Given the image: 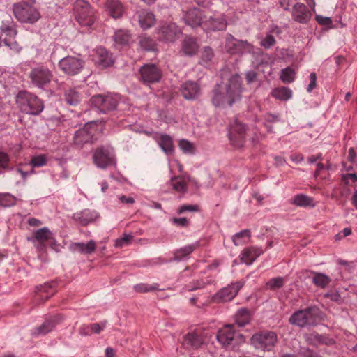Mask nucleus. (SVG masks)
Listing matches in <instances>:
<instances>
[{
  "mask_svg": "<svg viewBox=\"0 0 357 357\" xmlns=\"http://www.w3.org/2000/svg\"><path fill=\"white\" fill-rule=\"evenodd\" d=\"M241 78L236 74L231 77L228 84L225 88L217 84L213 91L211 102L215 107H224L228 105L229 107L241 98Z\"/></svg>",
  "mask_w": 357,
  "mask_h": 357,
  "instance_id": "obj_1",
  "label": "nucleus"
},
{
  "mask_svg": "<svg viewBox=\"0 0 357 357\" xmlns=\"http://www.w3.org/2000/svg\"><path fill=\"white\" fill-rule=\"evenodd\" d=\"M16 103L24 114L38 116L44 109V102L37 96L26 91H20L16 96Z\"/></svg>",
  "mask_w": 357,
  "mask_h": 357,
  "instance_id": "obj_2",
  "label": "nucleus"
},
{
  "mask_svg": "<svg viewBox=\"0 0 357 357\" xmlns=\"http://www.w3.org/2000/svg\"><path fill=\"white\" fill-rule=\"evenodd\" d=\"M320 310L316 306H310L303 310L296 311L289 319L291 324L300 328L314 326L320 318Z\"/></svg>",
  "mask_w": 357,
  "mask_h": 357,
  "instance_id": "obj_3",
  "label": "nucleus"
},
{
  "mask_svg": "<svg viewBox=\"0 0 357 357\" xmlns=\"http://www.w3.org/2000/svg\"><path fill=\"white\" fill-rule=\"evenodd\" d=\"M53 78V72L43 63L31 68L29 73L30 84L33 87L41 90H45L50 86Z\"/></svg>",
  "mask_w": 357,
  "mask_h": 357,
  "instance_id": "obj_4",
  "label": "nucleus"
},
{
  "mask_svg": "<svg viewBox=\"0 0 357 357\" xmlns=\"http://www.w3.org/2000/svg\"><path fill=\"white\" fill-rule=\"evenodd\" d=\"M76 21L83 27H91L96 20L95 10L84 0H77L73 4Z\"/></svg>",
  "mask_w": 357,
  "mask_h": 357,
  "instance_id": "obj_5",
  "label": "nucleus"
},
{
  "mask_svg": "<svg viewBox=\"0 0 357 357\" xmlns=\"http://www.w3.org/2000/svg\"><path fill=\"white\" fill-rule=\"evenodd\" d=\"M13 13L15 17L21 23L33 24L41 17L38 9L26 2L15 3L13 6Z\"/></svg>",
  "mask_w": 357,
  "mask_h": 357,
  "instance_id": "obj_6",
  "label": "nucleus"
},
{
  "mask_svg": "<svg viewBox=\"0 0 357 357\" xmlns=\"http://www.w3.org/2000/svg\"><path fill=\"white\" fill-rule=\"evenodd\" d=\"M224 49L229 54L242 56L252 52L254 46L246 40H239L232 34L227 33L225 37Z\"/></svg>",
  "mask_w": 357,
  "mask_h": 357,
  "instance_id": "obj_7",
  "label": "nucleus"
},
{
  "mask_svg": "<svg viewBox=\"0 0 357 357\" xmlns=\"http://www.w3.org/2000/svg\"><path fill=\"white\" fill-rule=\"evenodd\" d=\"M121 100L117 93H108L98 94L91 97L90 101L92 105L98 109L100 112L106 113L115 110Z\"/></svg>",
  "mask_w": 357,
  "mask_h": 357,
  "instance_id": "obj_8",
  "label": "nucleus"
},
{
  "mask_svg": "<svg viewBox=\"0 0 357 357\" xmlns=\"http://www.w3.org/2000/svg\"><path fill=\"white\" fill-rule=\"evenodd\" d=\"M96 132L95 125L89 122L85 123L82 128L74 133L73 145L76 149H82L86 144H93L96 141Z\"/></svg>",
  "mask_w": 357,
  "mask_h": 357,
  "instance_id": "obj_9",
  "label": "nucleus"
},
{
  "mask_svg": "<svg viewBox=\"0 0 357 357\" xmlns=\"http://www.w3.org/2000/svg\"><path fill=\"white\" fill-rule=\"evenodd\" d=\"M218 341L223 346L233 347L244 342V336L236 331L234 326L231 324L226 325L220 328L216 335Z\"/></svg>",
  "mask_w": 357,
  "mask_h": 357,
  "instance_id": "obj_10",
  "label": "nucleus"
},
{
  "mask_svg": "<svg viewBox=\"0 0 357 357\" xmlns=\"http://www.w3.org/2000/svg\"><path fill=\"white\" fill-rule=\"evenodd\" d=\"M250 341L255 348L270 351L277 343L278 336L273 331H263L254 334L252 336Z\"/></svg>",
  "mask_w": 357,
  "mask_h": 357,
  "instance_id": "obj_11",
  "label": "nucleus"
},
{
  "mask_svg": "<svg viewBox=\"0 0 357 357\" xmlns=\"http://www.w3.org/2000/svg\"><path fill=\"white\" fill-rule=\"evenodd\" d=\"M59 69L68 76H75L84 68V61L77 56H67L58 63Z\"/></svg>",
  "mask_w": 357,
  "mask_h": 357,
  "instance_id": "obj_12",
  "label": "nucleus"
},
{
  "mask_svg": "<svg viewBox=\"0 0 357 357\" xmlns=\"http://www.w3.org/2000/svg\"><path fill=\"white\" fill-rule=\"evenodd\" d=\"M93 163L99 168L105 169L115 163L114 158L109 149L101 146L94 149Z\"/></svg>",
  "mask_w": 357,
  "mask_h": 357,
  "instance_id": "obj_13",
  "label": "nucleus"
},
{
  "mask_svg": "<svg viewBox=\"0 0 357 357\" xmlns=\"http://www.w3.org/2000/svg\"><path fill=\"white\" fill-rule=\"evenodd\" d=\"M158 39L167 43H174L181 34L178 26L174 23H165L157 31Z\"/></svg>",
  "mask_w": 357,
  "mask_h": 357,
  "instance_id": "obj_14",
  "label": "nucleus"
},
{
  "mask_svg": "<svg viewBox=\"0 0 357 357\" xmlns=\"http://www.w3.org/2000/svg\"><path fill=\"white\" fill-rule=\"evenodd\" d=\"M141 79L144 84L158 82L162 78V70L155 64H144L139 69Z\"/></svg>",
  "mask_w": 357,
  "mask_h": 357,
  "instance_id": "obj_15",
  "label": "nucleus"
},
{
  "mask_svg": "<svg viewBox=\"0 0 357 357\" xmlns=\"http://www.w3.org/2000/svg\"><path fill=\"white\" fill-rule=\"evenodd\" d=\"M92 56L95 64L102 68L110 67L114 63L113 54L102 47H97Z\"/></svg>",
  "mask_w": 357,
  "mask_h": 357,
  "instance_id": "obj_16",
  "label": "nucleus"
},
{
  "mask_svg": "<svg viewBox=\"0 0 357 357\" xmlns=\"http://www.w3.org/2000/svg\"><path fill=\"white\" fill-rule=\"evenodd\" d=\"M64 317L61 314L52 316L47 319L32 332L33 336L45 335L52 331L56 326L63 321Z\"/></svg>",
  "mask_w": 357,
  "mask_h": 357,
  "instance_id": "obj_17",
  "label": "nucleus"
},
{
  "mask_svg": "<svg viewBox=\"0 0 357 357\" xmlns=\"http://www.w3.org/2000/svg\"><path fill=\"white\" fill-rule=\"evenodd\" d=\"M203 24V29L206 31H219L226 29L227 19L223 15L206 16Z\"/></svg>",
  "mask_w": 357,
  "mask_h": 357,
  "instance_id": "obj_18",
  "label": "nucleus"
},
{
  "mask_svg": "<svg viewBox=\"0 0 357 357\" xmlns=\"http://www.w3.org/2000/svg\"><path fill=\"white\" fill-rule=\"evenodd\" d=\"M241 287L242 284L240 282L229 285L217 292L213 296V300L218 303L230 301L236 296Z\"/></svg>",
  "mask_w": 357,
  "mask_h": 357,
  "instance_id": "obj_19",
  "label": "nucleus"
},
{
  "mask_svg": "<svg viewBox=\"0 0 357 357\" xmlns=\"http://www.w3.org/2000/svg\"><path fill=\"white\" fill-rule=\"evenodd\" d=\"M229 138L234 146L242 147L245 139V126L240 122H236L229 134Z\"/></svg>",
  "mask_w": 357,
  "mask_h": 357,
  "instance_id": "obj_20",
  "label": "nucleus"
},
{
  "mask_svg": "<svg viewBox=\"0 0 357 357\" xmlns=\"http://www.w3.org/2000/svg\"><path fill=\"white\" fill-rule=\"evenodd\" d=\"M205 17L206 15L202 10L194 8L185 13L183 20L186 24L192 28L201 26L203 29L202 22H204Z\"/></svg>",
  "mask_w": 357,
  "mask_h": 357,
  "instance_id": "obj_21",
  "label": "nucleus"
},
{
  "mask_svg": "<svg viewBox=\"0 0 357 357\" xmlns=\"http://www.w3.org/2000/svg\"><path fill=\"white\" fill-rule=\"evenodd\" d=\"M292 19L301 24H306L311 19L312 14L308 8L303 3H296L292 7Z\"/></svg>",
  "mask_w": 357,
  "mask_h": 357,
  "instance_id": "obj_22",
  "label": "nucleus"
},
{
  "mask_svg": "<svg viewBox=\"0 0 357 357\" xmlns=\"http://www.w3.org/2000/svg\"><path fill=\"white\" fill-rule=\"evenodd\" d=\"M33 238L35 241L38 242L36 246L39 251L45 250L44 245L45 242L49 241H52L54 239V234L47 227H43L36 231L33 234Z\"/></svg>",
  "mask_w": 357,
  "mask_h": 357,
  "instance_id": "obj_23",
  "label": "nucleus"
},
{
  "mask_svg": "<svg viewBox=\"0 0 357 357\" xmlns=\"http://www.w3.org/2000/svg\"><path fill=\"white\" fill-rule=\"evenodd\" d=\"M199 47L195 38L186 36L181 43V53L184 56L191 57L197 54Z\"/></svg>",
  "mask_w": 357,
  "mask_h": 357,
  "instance_id": "obj_24",
  "label": "nucleus"
},
{
  "mask_svg": "<svg viewBox=\"0 0 357 357\" xmlns=\"http://www.w3.org/2000/svg\"><path fill=\"white\" fill-rule=\"evenodd\" d=\"M263 252L264 250L259 247L252 246L245 248L241 253V261L246 265H251Z\"/></svg>",
  "mask_w": 357,
  "mask_h": 357,
  "instance_id": "obj_25",
  "label": "nucleus"
},
{
  "mask_svg": "<svg viewBox=\"0 0 357 357\" xmlns=\"http://www.w3.org/2000/svg\"><path fill=\"white\" fill-rule=\"evenodd\" d=\"M105 8L107 13L114 19L121 17L125 12L123 4L118 0L107 1Z\"/></svg>",
  "mask_w": 357,
  "mask_h": 357,
  "instance_id": "obj_26",
  "label": "nucleus"
},
{
  "mask_svg": "<svg viewBox=\"0 0 357 357\" xmlns=\"http://www.w3.org/2000/svg\"><path fill=\"white\" fill-rule=\"evenodd\" d=\"M305 340L310 344L316 347L320 344L333 345L335 344L333 339L325 335H320L315 331L307 334Z\"/></svg>",
  "mask_w": 357,
  "mask_h": 357,
  "instance_id": "obj_27",
  "label": "nucleus"
},
{
  "mask_svg": "<svg viewBox=\"0 0 357 357\" xmlns=\"http://www.w3.org/2000/svg\"><path fill=\"white\" fill-rule=\"evenodd\" d=\"M199 86L197 83L192 81H188L182 84L181 88V94L186 100H195L199 93Z\"/></svg>",
  "mask_w": 357,
  "mask_h": 357,
  "instance_id": "obj_28",
  "label": "nucleus"
},
{
  "mask_svg": "<svg viewBox=\"0 0 357 357\" xmlns=\"http://www.w3.org/2000/svg\"><path fill=\"white\" fill-rule=\"evenodd\" d=\"M185 179L188 181H192V178L188 175H182L179 176H174L171 178L173 189L177 192L185 194L188 191V186Z\"/></svg>",
  "mask_w": 357,
  "mask_h": 357,
  "instance_id": "obj_29",
  "label": "nucleus"
},
{
  "mask_svg": "<svg viewBox=\"0 0 357 357\" xmlns=\"http://www.w3.org/2000/svg\"><path fill=\"white\" fill-rule=\"evenodd\" d=\"M138 21L143 29H147L155 24V17L152 12L142 10L138 13Z\"/></svg>",
  "mask_w": 357,
  "mask_h": 357,
  "instance_id": "obj_30",
  "label": "nucleus"
},
{
  "mask_svg": "<svg viewBox=\"0 0 357 357\" xmlns=\"http://www.w3.org/2000/svg\"><path fill=\"white\" fill-rule=\"evenodd\" d=\"M70 248L73 252H78L81 254L89 255L93 253L96 248V243L93 240H90L87 243H73Z\"/></svg>",
  "mask_w": 357,
  "mask_h": 357,
  "instance_id": "obj_31",
  "label": "nucleus"
},
{
  "mask_svg": "<svg viewBox=\"0 0 357 357\" xmlns=\"http://www.w3.org/2000/svg\"><path fill=\"white\" fill-rule=\"evenodd\" d=\"M289 203L298 207H314L315 206L314 199L304 194H298L295 195Z\"/></svg>",
  "mask_w": 357,
  "mask_h": 357,
  "instance_id": "obj_32",
  "label": "nucleus"
},
{
  "mask_svg": "<svg viewBox=\"0 0 357 357\" xmlns=\"http://www.w3.org/2000/svg\"><path fill=\"white\" fill-rule=\"evenodd\" d=\"M36 289L38 298L42 300L43 302L49 299L55 293V289L51 283H45L36 287Z\"/></svg>",
  "mask_w": 357,
  "mask_h": 357,
  "instance_id": "obj_33",
  "label": "nucleus"
},
{
  "mask_svg": "<svg viewBox=\"0 0 357 357\" xmlns=\"http://www.w3.org/2000/svg\"><path fill=\"white\" fill-rule=\"evenodd\" d=\"M160 147L167 155H172L174 151V146L172 137L167 134H161L158 141Z\"/></svg>",
  "mask_w": 357,
  "mask_h": 357,
  "instance_id": "obj_34",
  "label": "nucleus"
},
{
  "mask_svg": "<svg viewBox=\"0 0 357 357\" xmlns=\"http://www.w3.org/2000/svg\"><path fill=\"white\" fill-rule=\"evenodd\" d=\"M252 312L246 308H241L238 310L235 316V323L241 327L245 326L250 322L252 319Z\"/></svg>",
  "mask_w": 357,
  "mask_h": 357,
  "instance_id": "obj_35",
  "label": "nucleus"
},
{
  "mask_svg": "<svg viewBox=\"0 0 357 357\" xmlns=\"http://www.w3.org/2000/svg\"><path fill=\"white\" fill-rule=\"evenodd\" d=\"M116 45L121 47H127L130 45L131 35L128 31L118 30L113 36Z\"/></svg>",
  "mask_w": 357,
  "mask_h": 357,
  "instance_id": "obj_36",
  "label": "nucleus"
},
{
  "mask_svg": "<svg viewBox=\"0 0 357 357\" xmlns=\"http://www.w3.org/2000/svg\"><path fill=\"white\" fill-rule=\"evenodd\" d=\"M65 100L70 105H77L82 100V95L77 88H68L64 93Z\"/></svg>",
  "mask_w": 357,
  "mask_h": 357,
  "instance_id": "obj_37",
  "label": "nucleus"
},
{
  "mask_svg": "<svg viewBox=\"0 0 357 357\" xmlns=\"http://www.w3.org/2000/svg\"><path fill=\"white\" fill-rule=\"evenodd\" d=\"M203 342L202 337L196 333H188L183 341L184 345L190 349H197L202 345Z\"/></svg>",
  "mask_w": 357,
  "mask_h": 357,
  "instance_id": "obj_38",
  "label": "nucleus"
},
{
  "mask_svg": "<svg viewBox=\"0 0 357 357\" xmlns=\"http://www.w3.org/2000/svg\"><path fill=\"white\" fill-rule=\"evenodd\" d=\"M271 94L277 100L287 101L291 98L292 91L288 87L280 86L273 89Z\"/></svg>",
  "mask_w": 357,
  "mask_h": 357,
  "instance_id": "obj_39",
  "label": "nucleus"
},
{
  "mask_svg": "<svg viewBox=\"0 0 357 357\" xmlns=\"http://www.w3.org/2000/svg\"><path fill=\"white\" fill-rule=\"evenodd\" d=\"M198 243L192 245H188L176 250L174 253V259L180 261L191 254L197 247Z\"/></svg>",
  "mask_w": 357,
  "mask_h": 357,
  "instance_id": "obj_40",
  "label": "nucleus"
},
{
  "mask_svg": "<svg viewBox=\"0 0 357 357\" xmlns=\"http://www.w3.org/2000/svg\"><path fill=\"white\" fill-rule=\"evenodd\" d=\"M314 275L312 282L319 288L324 289L331 282V279L326 275L321 273L312 271Z\"/></svg>",
  "mask_w": 357,
  "mask_h": 357,
  "instance_id": "obj_41",
  "label": "nucleus"
},
{
  "mask_svg": "<svg viewBox=\"0 0 357 357\" xmlns=\"http://www.w3.org/2000/svg\"><path fill=\"white\" fill-rule=\"evenodd\" d=\"M285 281L284 277L273 278L265 284V288L271 291L278 290L284 286Z\"/></svg>",
  "mask_w": 357,
  "mask_h": 357,
  "instance_id": "obj_42",
  "label": "nucleus"
},
{
  "mask_svg": "<svg viewBox=\"0 0 357 357\" xmlns=\"http://www.w3.org/2000/svg\"><path fill=\"white\" fill-rule=\"evenodd\" d=\"M250 231L249 229H244L233 236L232 240L235 245H240L249 241Z\"/></svg>",
  "mask_w": 357,
  "mask_h": 357,
  "instance_id": "obj_43",
  "label": "nucleus"
},
{
  "mask_svg": "<svg viewBox=\"0 0 357 357\" xmlns=\"http://www.w3.org/2000/svg\"><path fill=\"white\" fill-rule=\"evenodd\" d=\"M17 199L15 196L10 193L0 192V208L10 207L16 204Z\"/></svg>",
  "mask_w": 357,
  "mask_h": 357,
  "instance_id": "obj_44",
  "label": "nucleus"
},
{
  "mask_svg": "<svg viewBox=\"0 0 357 357\" xmlns=\"http://www.w3.org/2000/svg\"><path fill=\"white\" fill-rule=\"evenodd\" d=\"M264 125L267 128L268 132H273L271 123L280 121V116L278 114H273L271 113H266L264 116Z\"/></svg>",
  "mask_w": 357,
  "mask_h": 357,
  "instance_id": "obj_45",
  "label": "nucleus"
},
{
  "mask_svg": "<svg viewBox=\"0 0 357 357\" xmlns=\"http://www.w3.org/2000/svg\"><path fill=\"white\" fill-rule=\"evenodd\" d=\"M134 289L138 293H147L153 291L160 290L158 288V284L154 283L153 284H149L145 283L137 284L134 286Z\"/></svg>",
  "mask_w": 357,
  "mask_h": 357,
  "instance_id": "obj_46",
  "label": "nucleus"
},
{
  "mask_svg": "<svg viewBox=\"0 0 357 357\" xmlns=\"http://www.w3.org/2000/svg\"><path fill=\"white\" fill-rule=\"evenodd\" d=\"M139 43L140 47L146 51L154 50L155 47V42L150 37L141 36Z\"/></svg>",
  "mask_w": 357,
  "mask_h": 357,
  "instance_id": "obj_47",
  "label": "nucleus"
},
{
  "mask_svg": "<svg viewBox=\"0 0 357 357\" xmlns=\"http://www.w3.org/2000/svg\"><path fill=\"white\" fill-rule=\"evenodd\" d=\"M214 56V52L213 49L209 46L204 47L201 53V61L202 64H207L211 62Z\"/></svg>",
  "mask_w": 357,
  "mask_h": 357,
  "instance_id": "obj_48",
  "label": "nucleus"
},
{
  "mask_svg": "<svg viewBox=\"0 0 357 357\" xmlns=\"http://www.w3.org/2000/svg\"><path fill=\"white\" fill-rule=\"evenodd\" d=\"M294 70L288 67L282 70L280 79L284 83H291L294 79Z\"/></svg>",
  "mask_w": 357,
  "mask_h": 357,
  "instance_id": "obj_49",
  "label": "nucleus"
},
{
  "mask_svg": "<svg viewBox=\"0 0 357 357\" xmlns=\"http://www.w3.org/2000/svg\"><path fill=\"white\" fill-rule=\"evenodd\" d=\"M209 283L210 280L204 282L203 280H195L190 282L189 284L186 285L185 289L189 291H195L197 289H200L205 287V286Z\"/></svg>",
  "mask_w": 357,
  "mask_h": 357,
  "instance_id": "obj_50",
  "label": "nucleus"
},
{
  "mask_svg": "<svg viewBox=\"0 0 357 357\" xmlns=\"http://www.w3.org/2000/svg\"><path fill=\"white\" fill-rule=\"evenodd\" d=\"M133 240L132 234H124L122 237L117 238L115 241L114 246L116 248H123L130 245Z\"/></svg>",
  "mask_w": 357,
  "mask_h": 357,
  "instance_id": "obj_51",
  "label": "nucleus"
},
{
  "mask_svg": "<svg viewBox=\"0 0 357 357\" xmlns=\"http://www.w3.org/2000/svg\"><path fill=\"white\" fill-rule=\"evenodd\" d=\"M47 162V160L45 155H39L31 158L30 165L32 167H40L45 165Z\"/></svg>",
  "mask_w": 357,
  "mask_h": 357,
  "instance_id": "obj_52",
  "label": "nucleus"
},
{
  "mask_svg": "<svg viewBox=\"0 0 357 357\" xmlns=\"http://www.w3.org/2000/svg\"><path fill=\"white\" fill-rule=\"evenodd\" d=\"M1 30L7 36L10 38H14L17 33L16 26L13 24L10 25L3 24L1 26Z\"/></svg>",
  "mask_w": 357,
  "mask_h": 357,
  "instance_id": "obj_53",
  "label": "nucleus"
},
{
  "mask_svg": "<svg viewBox=\"0 0 357 357\" xmlns=\"http://www.w3.org/2000/svg\"><path fill=\"white\" fill-rule=\"evenodd\" d=\"M10 156L8 153L0 151V168L4 170H11L13 167L9 166Z\"/></svg>",
  "mask_w": 357,
  "mask_h": 357,
  "instance_id": "obj_54",
  "label": "nucleus"
},
{
  "mask_svg": "<svg viewBox=\"0 0 357 357\" xmlns=\"http://www.w3.org/2000/svg\"><path fill=\"white\" fill-rule=\"evenodd\" d=\"M276 43L274 36L271 34H267L261 41L260 45L265 49H269Z\"/></svg>",
  "mask_w": 357,
  "mask_h": 357,
  "instance_id": "obj_55",
  "label": "nucleus"
},
{
  "mask_svg": "<svg viewBox=\"0 0 357 357\" xmlns=\"http://www.w3.org/2000/svg\"><path fill=\"white\" fill-rule=\"evenodd\" d=\"M82 217L84 220L86 222V223H90L97 221L99 218V215L96 211L86 210Z\"/></svg>",
  "mask_w": 357,
  "mask_h": 357,
  "instance_id": "obj_56",
  "label": "nucleus"
},
{
  "mask_svg": "<svg viewBox=\"0 0 357 357\" xmlns=\"http://www.w3.org/2000/svg\"><path fill=\"white\" fill-rule=\"evenodd\" d=\"M178 146L185 153H191L192 151V144L188 140L181 139L179 142Z\"/></svg>",
  "mask_w": 357,
  "mask_h": 357,
  "instance_id": "obj_57",
  "label": "nucleus"
},
{
  "mask_svg": "<svg viewBox=\"0 0 357 357\" xmlns=\"http://www.w3.org/2000/svg\"><path fill=\"white\" fill-rule=\"evenodd\" d=\"M106 326V321L102 323L101 324L95 323L90 324V335L91 333H96L98 334L101 332V331Z\"/></svg>",
  "mask_w": 357,
  "mask_h": 357,
  "instance_id": "obj_58",
  "label": "nucleus"
},
{
  "mask_svg": "<svg viewBox=\"0 0 357 357\" xmlns=\"http://www.w3.org/2000/svg\"><path fill=\"white\" fill-rule=\"evenodd\" d=\"M118 199H119V203L123 204H126L128 206L132 205L135 202V200L133 197H132L130 196H126L124 195H119L118 197Z\"/></svg>",
  "mask_w": 357,
  "mask_h": 357,
  "instance_id": "obj_59",
  "label": "nucleus"
},
{
  "mask_svg": "<svg viewBox=\"0 0 357 357\" xmlns=\"http://www.w3.org/2000/svg\"><path fill=\"white\" fill-rule=\"evenodd\" d=\"M257 79V73L254 70H249L245 73V79L248 84L256 82Z\"/></svg>",
  "mask_w": 357,
  "mask_h": 357,
  "instance_id": "obj_60",
  "label": "nucleus"
},
{
  "mask_svg": "<svg viewBox=\"0 0 357 357\" xmlns=\"http://www.w3.org/2000/svg\"><path fill=\"white\" fill-rule=\"evenodd\" d=\"M316 20L319 24L324 26H331L333 23L330 17L321 15H316Z\"/></svg>",
  "mask_w": 357,
  "mask_h": 357,
  "instance_id": "obj_61",
  "label": "nucleus"
},
{
  "mask_svg": "<svg viewBox=\"0 0 357 357\" xmlns=\"http://www.w3.org/2000/svg\"><path fill=\"white\" fill-rule=\"evenodd\" d=\"M310 82L307 88V91L308 92H311L317 86L316 81H317V75L315 73L312 72L310 75Z\"/></svg>",
  "mask_w": 357,
  "mask_h": 357,
  "instance_id": "obj_62",
  "label": "nucleus"
},
{
  "mask_svg": "<svg viewBox=\"0 0 357 357\" xmlns=\"http://www.w3.org/2000/svg\"><path fill=\"white\" fill-rule=\"evenodd\" d=\"M198 210L199 206L197 205H183L179 208L178 212L182 213L185 211H197Z\"/></svg>",
  "mask_w": 357,
  "mask_h": 357,
  "instance_id": "obj_63",
  "label": "nucleus"
},
{
  "mask_svg": "<svg viewBox=\"0 0 357 357\" xmlns=\"http://www.w3.org/2000/svg\"><path fill=\"white\" fill-rule=\"evenodd\" d=\"M351 234V229L350 227L344 228L342 231L339 232L335 236L337 241L341 240L344 237L348 236Z\"/></svg>",
  "mask_w": 357,
  "mask_h": 357,
  "instance_id": "obj_64",
  "label": "nucleus"
}]
</instances>
